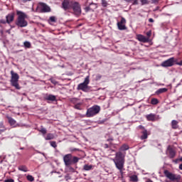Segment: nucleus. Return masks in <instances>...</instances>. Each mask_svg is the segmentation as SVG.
<instances>
[{
  "label": "nucleus",
  "mask_w": 182,
  "mask_h": 182,
  "mask_svg": "<svg viewBox=\"0 0 182 182\" xmlns=\"http://www.w3.org/2000/svg\"><path fill=\"white\" fill-rule=\"evenodd\" d=\"M116 168H118L119 173L123 174V169L124 168V154L122 151L115 154V158L112 159Z\"/></svg>",
  "instance_id": "1"
},
{
  "label": "nucleus",
  "mask_w": 182,
  "mask_h": 182,
  "mask_svg": "<svg viewBox=\"0 0 182 182\" xmlns=\"http://www.w3.org/2000/svg\"><path fill=\"white\" fill-rule=\"evenodd\" d=\"M17 15L18 16L16 22L17 26H20V28H25V26H28V21L25 20L27 16L25 14V13L18 11Z\"/></svg>",
  "instance_id": "2"
},
{
  "label": "nucleus",
  "mask_w": 182,
  "mask_h": 182,
  "mask_svg": "<svg viewBox=\"0 0 182 182\" xmlns=\"http://www.w3.org/2000/svg\"><path fill=\"white\" fill-rule=\"evenodd\" d=\"M11 85L16 87L18 90L21 89V87L19 86V84L18 83V81L19 80V75L18 73L14 72V70L11 71Z\"/></svg>",
  "instance_id": "3"
},
{
  "label": "nucleus",
  "mask_w": 182,
  "mask_h": 182,
  "mask_svg": "<svg viewBox=\"0 0 182 182\" xmlns=\"http://www.w3.org/2000/svg\"><path fill=\"white\" fill-rule=\"evenodd\" d=\"M100 112V107L99 105H94L87 110L86 116L87 117H93L96 114H99Z\"/></svg>",
  "instance_id": "4"
},
{
  "label": "nucleus",
  "mask_w": 182,
  "mask_h": 182,
  "mask_svg": "<svg viewBox=\"0 0 182 182\" xmlns=\"http://www.w3.org/2000/svg\"><path fill=\"white\" fill-rule=\"evenodd\" d=\"M89 83H90V80L89 76H87L85 78L84 82L77 85V90H82V92H87V89L89 88Z\"/></svg>",
  "instance_id": "5"
},
{
  "label": "nucleus",
  "mask_w": 182,
  "mask_h": 182,
  "mask_svg": "<svg viewBox=\"0 0 182 182\" xmlns=\"http://www.w3.org/2000/svg\"><path fill=\"white\" fill-rule=\"evenodd\" d=\"M164 174H165L166 177H167V178L171 180V181H176V180L177 181V180H180V178H181V176L174 174L168 171H165Z\"/></svg>",
  "instance_id": "6"
},
{
  "label": "nucleus",
  "mask_w": 182,
  "mask_h": 182,
  "mask_svg": "<svg viewBox=\"0 0 182 182\" xmlns=\"http://www.w3.org/2000/svg\"><path fill=\"white\" fill-rule=\"evenodd\" d=\"M174 62H176V60H174V58H171L165 61H164L161 65L163 68H170L173 65H174Z\"/></svg>",
  "instance_id": "7"
},
{
  "label": "nucleus",
  "mask_w": 182,
  "mask_h": 182,
  "mask_svg": "<svg viewBox=\"0 0 182 182\" xmlns=\"http://www.w3.org/2000/svg\"><path fill=\"white\" fill-rule=\"evenodd\" d=\"M73 9L75 15H80L82 14V9H80V4L77 2H73Z\"/></svg>",
  "instance_id": "8"
},
{
  "label": "nucleus",
  "mask_w": 182,
  "mask_h": 182,
  "mask_svg": "<svg viewBox=\"0 0 182 182\" xmlns=\"http://www.w3.org/2000/svg\"><path fill=\"white\" fill-rule=\"evenodd\" d=\"M117 26L119 31H124L126 29V18L122 17L121 21L117 23Z\"/></svg>",
  "instance_id": "9"
},
{
  "label": "nucleus",
  "mask_w": 182,
  "mask_h": 182,
  "mask_svg": "<svg viewBox=\"0 0 182 182\" xmlns=\"http://www.w3.org/2000/svg\"><path fill=\"white\" fill-rule=\"evenodd\" d=\"M72 159H73V156H72V154H66L65 156H64L63 161L65 163V166L72 165Z\"/></svg>",
  "instance_id": "10"
},
{
  "label": "nucleus",
  "mask_w": 182,
  "mask_h": 182,
  "mask_svg": "<svg viewBox=\"0 0 182 182\" xmlns=\"http://www.w3.org/2000/svg\"><path fill=\"white\" fill-rule=\"evenodd\" d=\"M166 154L168 156L169 159H174L176 157V151L168 146L166 150Z\"/></svg>",
  "instance_id": "11"
},
{
  "label": "nucleus",
  "mask_w": 182,
  "mask_h": 182,
  "mask_svg": "<svg viewBox=\"0 0 182 182\" xmlns=\"http://www.w3.org/2000/svg\"><path fill=\"white\" fill-rule=\"evenodd\" d=\"M38 7L40 8L41 12H50V7L46 5L45 3H40Z\"/></svg>",
  "instance_id": "12"
},
{
  "label": "nucleus",
  "mask_w": 182,
  "mask_h": 182,
  "mask_svg": "<svg viewBox=\"0 0 182 182\" xmlns=\"http://www.w3.org/2000/svg\"><path fill=\"white\" fill-rule=\"evenodd\" d=\"M73 4V2L69 1V0H64L63 1V9H65V11L67 9H69V8H70L72 6V5Z\"/></svg>",
  "instance_id": "13"
},
{
  "label": "nucleus",
  "mask_w": 182,
  "mask_h": 182,
  "mask_svg": "<svg viewBox=\"0 0 182 182\" xmlns=\"http://www.w3.org/2000/svg\"><path fill=\"white\" fill-rule=\"evenodd\" d=\"M45 100H48L49 102H56V96L53 95H48L46 94L44 96Z\"/></svg>",
  "instance_id": "14"
},
{
  "label": "nucleus",
  "mask_w": 182,
  "mask_h": 182,
  "mask_svg": "<svg viewBox=\"0 0 182 182\" xmlns=\"http://www.w3.org/2000/svg\"><path fill=\"white\" fill-rule=\"evenodd\" d=\"M14 18H15V14L14 13L9 14V15H7L6 16V23H11V22L14 21Z\"/></svg>",
  "instance_id": "15"
},
{
  "label": "nucleus",
  "mask_w": 182,
  "mask_h": 182,
  "mask_svg": "<svg viewBox=\"0 0 182 182\" xmlns=\"http://www.w3.org/2000/svg\"><path fill=\"white\" fill-rule=\"evenodd\" d=\"M136 38H137L138 41H139V42H144V43L146 42H149V38H146L143 35L139 34V35L136 36Z\"/></svg>",
  "instance_id": "16"
},
{
  "label": "nucleus",
  "mask_w": 182,
  "mask_h": 182,
  "mask_svg": "<svg viewBox=\"0 0 182 182\" xmlns=\"http://www.w3.org/2000/svg\"><path fill=\"white\" fill-rule=\"evenodd\" d=\"M146 119L149 122H154L156 120V115L154 114H149L146 115Z\"/></svg>",
  "instance_id": "17"
},
{
  "label": "nucleus",
  "mask_w": 182,
  "mask_h": 182,
  "mask_svg": "<svg viewBox=\"0 0 182 182\" xmlns=\"http://www.w3.org/2000/svg\"><path fill=\"white\" fill-rule=\"evenodd\" d=\"M7 119H8L9 123L11 124V126H15V124H16V121L15 119H14L12 117H8Z\"/></svg>",
  "instance_id": "18"
},
{
  "label": "nucleus",
  "mask_w": 182,
  "mask_h": 182,
  "mask_svg": "<svg viewBox=\"0 0 182 182\" xmlns=\"http://www.w3.org/2000/svg\"><path fill=\"white\" fill-rule=\"evenodd\" d=\"M142 135L141 136V140H146L147 139V130L144 129L142 132Z\"/></svg>",
  "instance_id": "19"
},
{
  "label": "nucleus",
  "mask_w": 182,
  "mask_h": 182,
  "mask_svg": "<svg viewBox=\"0 0 182 182\" xmlns=\"http://www.w3.org/2000/svg\"><path fill=\"white\" fill-rule=\"evenodd\" d=\"M171 126L172 129H177L178 127V122L176 120H172Z\"/></svg>",
  "instance_id": "20"
},
{
  "label": "nucleus",
  "mask_w": 182,
  "mask_h": 182,
  "mask_svg": "<svg viewBox=\"0 0 182 182\" xmlns=\"http://www.w3.org/2000/svg\"><path fill=\"white\" fill-rule=\"evenodd\" d=\"M119 150H120L121 151H126V150H129V145H127V144H123V145L120 147Z\"/></svg>",
  "instance_id": "21"
},
{
  "label": "nucleus",
  "mask_w": 182,
  "mask_h": 182,
  "mask_svg": "<svg viewBox=\"0 0 182 182\" xmlns=\"http://www.w3.org/2000/svg\"><path fill=\"white\" fill-rule=\"evenodd\" d=\"M83 168L85 171H89V170H92V168H93V166L86 164L84 166Z\"/></svg>",
  "instance_id": "22"
},
{
  "label": "nucleus",
  "mask_w": 182,
  "mask_h": 182,
  "mask_svg": "<svg viewBox=\"0 0 182 182\" xmlns=\"http://www.w3.org/2000/svg\"><path fill=\"white\" fill-rule=\"evenodd\" d=\"M45 139L46 140H53V139H55V136L53 134H48Z\"/></svg>",
  "instance_id": "23"
},
{
  "label": "nucleus",
  "mask_w": 182,
  "mask_h": 182,
  "mask_svg": "<svg viewBox=\"0 0 182 182\" xmlns=\"http://www.w3.org/2000/svg\"><path fill=\"white\" fill-rule=\"evenodd\" d=\"M130 181H139V178L136 175L129 176Z\"/></svg>",
  "instance_id": "24"
},
{
  "label": "nucleus",
  "mask_w": 182,
  "mask_h": 182,
  "mask_svg": "<svg viewBox=\"0 0 182 182\" xmlns=\"http://www.w3.org/2000/svg\"><path fill=\"white\" fill-rule=\"evenodd\" d=\"M18 170H20V171H24V173H26V171H28V168H26L25 166H21L18 167Z\"/></svg>",
  "instance_id": "25"
},
{
  "label": "nucleus",
  "mask_w": 182,
  "mask_h": 182,
  "mask_svg": "<svg viewBox=\"0 0 182 182\" xmlns=\"http://www.w3.org/2000/svg\"><path fill=\"white\" fill-rule=\"evenodd\" d=\"M80 159L77 158V156H73L72 158V164H75L79 161Z\"/></svg>",
  "instance_id": "26"
},
{
  "label": "nucleus",
  "mask_w": 182,
  "mask_h": 182,
  "mask_svg": "<svg viewBox=\"0 0 182 182\" xmlns=\"http://www.w3.org/2000/svg\"><path fill=\"white\" fill-rule=\"evenodd\" d=\"M23 45H24V46H25V48H31V42H29V41H25L24 43H23Z\"/></svg>",
  "instance_id": "27"
},
{
  "label": "nucleus",
  "mask_w": 182,
  "mask_h": 182,
  "mask_svg": "<svg viewBox=\"0 0 182 182\" xmlns=\"http://www.w3.org/2000/svg\"><path fill=\"white\" fill-rule=\"evenodd\" d=\"M167 92V88H161L157 91V93H164Z\"/></svg>",
  "instance_id": "28"
},
{
  "label": "nucleus",
  "mask_w": 182,
  "mask_h": 182,
  "mask_svg": "<svg viewBox=\"0 0 182 182\" xmlns=\"http://www.w3.org/2000/svg\"><path fill=\"white\" fill-rule=\"evenodd\" d=\"M141 5H149L150 1L149 0H141Z\"/></svg>",
  "instance_id": "29"
},
{
  "label": "nucleus",
  "mask_w": 182,
  "mask_h": 182,
  "mask_svg": "<svg viewBox=\"0 0 182 182\" xmlns=\"http://www.w3.org/2000/svg\"><path fill=\"white\" fill-rule=\"evenodd\" d=\"M151 105H157L159 103V100L154 98L151 101Z\"/></svg>",
  "instance_id": "30"
},
{
  "label": "nucleus",
  "mask_w": 182,
  "mask_h": 182,
  "mask_svg": "<svg viewBox=\"0 0 182 182\" xmlns=\"http://www.w3.org/2000/svg\"><path fill=\"white\" fill-rule=\"evenodd\" d=\"M27 180H28V181H33L35 178H33V176L28 175L27 176Z\"/></svg>",
  "instance_id": "31"
},
{
  "label": "nucleus",
  "mask_w": 182,
  "mask_h": 182,
  "mask_svg": "<svg viewBox=\"0 0 182 182\" xmlns=\"http://www.w3.org/2000/svg\"><path fill=\"white\" fill-rule=\"evenodd\" d=\"M39 132H41V133H42V134H46V129L45 128H41Z\"/></svg>",
  "instance_id": "32"
},
{
  "label": "nucleus",
  "mask_w": 182,
  "mask_h": 182,
  "mask_svg": "<svg viewBox=\"0 0 182 182\" xmlns=\"http://www.w3.org/2000/svg\"><path fill=\"white\" fill-rule=\"evenodd\" d=\"M102 5L104 7L107 6V1H106V0H102Z\"/></svg>",
  "instance_id": "33"
},
{
  "label": "nucleus",
  "mask_w": 182,
  "mask_h": 182,
  "mask_svg": "<svg viewBox=\"0 0 182 182\" xmlns=\"http://www.w3.org/2000/svg\"><path fill=\"white\" fill-rule=\"evenodd\" d=\"M50 146L52 147H54V149H55V147H58V145H56V142L55 141H51L50 142Z\"/></svg>",
  "instance_id": "34"
},
{
  "label": "nucleus",
  "mask_w": 182,
  "mask_h": 182,
  "mask_svg": "<svg viewBox=\"0 0 182 182\" xmlns=\"http://www.w3.org/2000/svg\"><path fill=\"white\" fill-rule=\"evenodd\" d=\"M50 22H56V17L55 16H50Z\"/></svg>",
  "instance_id": "35"
},
{
  "label": "nucleus",
  "mask_w": 182,
  "mask_h": 182,
  "mask_svg": "<svg viewBox=\"0 0 182 182\" xmlns=\"http://www.w3.org/2000/svg\"><path fill=\"white\" fill-rule=\"evenodd\" d=\"M132 4V5H138L139 4V0H133Z\"/></svg>",
  "instance_id": "36"
},
{
  "label": "nucleus",
  "mask_w": 182,
  "mask_h": 182,
  "mask_svg": "<svg viewBox=\"0 0 182 182\" xmlns=\"http://www.w3.org/2000/svg\"><path fill=\"white\" fill-rule=\"evenodd\" d=\"M100 79H102V75H97L95 77V80H100Z\"/></svg>",
  "instance_id": "37"
},
{
  "label": "nucleus",
  "mask_w": 182,
  "mask_h": 182,
  "mask_svg": "<svg viewBox=\"0 0 182 182\" xmlns=\"http://www.w3.org/2000/svg\"><path fill=\"white\" fill-rule=\"evenodd\" d=\"M75 109H77V110H80V104L75 105Z\"/></svg>",
  "instance_id": "38"
},
{
  "label": "nucleus",
  "mask_w": 182,
  "mask_h": 182,
  "mask_svg": "<svg viewBox=\"0 0 182 182\" xmlns=\"http://www.w3.org/2000/svg\"><path fill=\"white\" fill-rule=\"evenodd\" d=\"M0 129H6L4 122H0Z\"/></svg>",
  "instance_id": "39"
},
{
  "label": "nucleus",
  "mask_w": 182,
  "mask_h": 182,
  "mask_svg": "<svg viewBox=\"0 0 182 182\" xmlns=\"http://www.w3.org/2000/svg\"><path fill=\"white\" fill-rule=\"evenodd\" d=\"M146 36H148V38H150L151 36V31H149L146 33Z\"/></svg>",
  "instance_id": "40"
},
{
  "label": "nucleus",
  "mask_w": 182,
  "mask_h": 182,
  "mask_svg": "<svg viewBox=\"0 0 182 182\" xmlns=\"http://www.w3.org/2000/svg\"><path fill=\"white\" fill-rule=\"evenodd\" d=\"M4 182H15V181H14V179H7L4 181Z\"/></svg>",
  "instance_id": "41"
},
{
  "label": "nucleus",
  "mask_w": 182,
  "mask_h": 182,
  "mask_svg": "<svg viewBox=\"0 0 182 182\" xmlns=\"http://www.w3.org/2000/svg\"><path fill=\"white\" fill-rule=\"evenodd\" d=\"M6 128H4L3 129H0V134H2V133H4V132H6Z\"/></svg>",
  "instance_id": "42"
},
{
  "label": "nucleus",
  "mask_w": 182,
  "mask_h": 182,
  "mask_svg": "<svg viewBox=\"0 0 182 182\" xmlns=\"http://www.w3.org/2000/svg\"><path fill=\"white\" fill-rule=\"evenodd\" d=\"M152 4H157V2H159L158 0H151Z\"/></svg>",
  "instance_id": "43"
},
{
  "label": "nucleus",
  "mask_w": 182,
  "mask_h": 182,
  "mask_svg": "<svg viewBox=\"0 0 182 182\" xmlns=\"http://www.w3.org/2000/svg\"><path fill=\"white\" fill-rule=\"evenodd\" d=\"M176 65H178L179 66H182V60L180 61L179 63H176Z\"/></svg>",
  "instance_id": "44"
},
{
  "label": "nucleus",
  "mask_w": 182,
  "mask_h": 182,
  "mask_svg": "<svg viewBox=\"0 0 182 182\" xmlns=\"http://www.w3.org/2000/svg\"><path fill=\"white\" fill-rule=\"evenodd\" d=\"M0 23H6V21L5 20H1Z\"/></svg>",
  "instance_id": "45"
},
{
  "label": "nucleus",
  "mask_w": 182,
  "mask_h": 182,
  "mask_svg": "<svg viewBox=\"0 0 182 182\" xmlns=\"http://www.w3.org/2000/svg\"><path fill=\"white\" fill-rule=\"evenodd\" d=\"M149 22L153 23L154 22V20L153 18H149Z\"/></svg>",
  "instance_id": "46"
},
{
  "label": "nucleus",
  "mask_w": 182,
  "mask_h": 182,
  "mask_svg": "<svg viewBox=\"0 0 182 182\" xmlns=\"http://www.w3.org/2000/svg\"><path fill=\"white\" fill-rule=\"evenodd\" d=\"M90 7H86V8H85V11H86L87 12H88V11H90Z\"/></svg>",
  "instance_id": "47"
},
{
  "label": "nucleus",
  "mask_w": 182,
  "mask_h": 182,
  "mask_svg": "<svg viewBox=\"0 0 182 182\" xmlns=\"http://www.w3.org/2000/svg\"><path fill=\"white\" fill-rule=\"evenodd\" d=\"M105 149H108L109 148V145L107 144H105Z\"/></svg>",
  "instance_id": "48"
},
{
  "label": "nucleus",
  "mask_w": 182,
  "mask_h": 182,
  "mask_svg": "<svg viewBox=\"0 0 182 182\" xmlns=\"http://www.w3.org/2000/svg\"><path fill=\"white\" fill-rule=\"evenodd\" d=\"M126 2H130L132 4V2H133V0H125Z\"/></svg>",
  "instance_id": "49"
},
{
  "label": "nucleus",
  "mask_w": 182,
  "mask_h": 182,
  "mask_svg": "<svg viewBox=\"0 0 182 182\" xmlns=\"http://www.w3.org/2000/svg\"><path fill=\"white\" fill-rule=\"evenodd\" d=\"M178 161H180V159H176V160L174 161V162L176 163V164H178Z\"/></svg>",
  "instance_id": "50"
},
{
  "label": "nucleus",
  "mask_w": 182,
  "mask_h": 182,
  "mask_svg": "<svg viewBox=\"0 0 182 182\" xmlns=\"http://www.w3.org/2000/svg\"><path fill=\"white\" fill-rule=\"evenodd\" d=\"M179 169L182 170V164L179 165Z\"/></svg>",
  "instance_id": "51"
},
{
  "label": "nucleus",
  "mask_w": 182,
  "mask_h": 182,
  "mask_svg": "<svg viewBox=\"0 0 182 182\" xmlns=\"http://www.w3.org/2000/svg\"><path fill=\"white\" fill-rule=\"evenodd\" d=\"M6 33H9V34H10V33H11V30H7V31H6Z\"/></svg>",
  "instance_id": "52"
},
{
  "label": "nucleus",
  "mask_w": 182,
  "mask_h": 182,
  "mask_svg": "<svg viewBox=\"0 0 182 182\" xmlns=\"http://www.w3.org/2000/svg\"><path fill=\"white\" fill-rule=\"evenodd\" d=\"M23 2H28V1H32V0H23Z\"/></svg>",
  "instance_id": "53"
},
{
  "label": "nucleus",
  "mask_w": 182,
  "mask_h": 182,
  "mask_svg": "<svg viewBox=\"0 0 182 182\" xmlns=\"http://www.w3.org/2000/svg\"><path fill=\"white\" fill-rule=\"evenodd\" d=\"M179 161H182V157L179 159Z\"/></svg>",
  "instance_id": "54"
},
{
  "label": "nucleus",
  "mask_w": 182,
  "mask_h": 182,
  "mask_svg": "<svg viewBox=\"0 0 182 182\" xmlns=\"http://www.w3.org/2000/svg\"><path fill=\"white\" fill-rule=\"evenodd\" d=\"M113 140L112 139H108V141Z\"/></svg>",
  "instance_id": "55"
},
{
  "label": "nucleus",
  "mask_w": 182,
  "mask_h": 182,
  "mask_svg": "<svg viewBox=\"0 0 182 182\" xmlns=\"http://www.w3.org/2000/svg\"><path fill=\"white\" fill-rule=\"evenodd\" d=\"M21 150H23V148H21Z\"/></svg>",
  "instance_id": "56"
}]
</instances>
